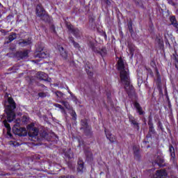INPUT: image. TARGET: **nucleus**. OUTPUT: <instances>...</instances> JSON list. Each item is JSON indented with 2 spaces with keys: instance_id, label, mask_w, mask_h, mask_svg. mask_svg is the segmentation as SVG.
<instances>
[{
  "instance_id": "4",
  "label": "nucleus",
  "mask_w": 178,
  "mask_h": 178,
  "mask_svg": "<svg viewBox=\"0 0 178 178\" xmlns=\"http://www.w3.org/2000/svg\"><path fill=\"white\" fill-rule=\"evenodd\" d=\"M88 47L92 49V52H95V54L97 55H100L103 60L104 58L108 55V49H106V47L105 46L102 47V48L97 47H95V43H94V42L90 41L88 43Z\"/></svg>"
},
{
  "instance_id": "19",
  "label": "nucleus",
  "mask_w": 178,
  "mask_h": 178,
  "mask_svg": "<svg viewBox=\"0 0 178 178\" xmlns=\"http://www.w3.org/2000/svg\"><path fill=\"white\" fill-rule=\"evenodd\" d=\"M17 58L19 59H24L29 58V50H25L24 51H17L16 53Z\"/></svg>"
},
{
  "instance_id": "29",
  "label": "nucleus",
  "mask_w": 178,
  "mask_h": 178,
  "mask_svg": "<svg viewBox=\"0 0 178 178\" xmlns=\"http://www.w3.org/2000/svg\"><path fill=\"white\" fill-rule=\"evenodd\" d=\"M172 59L174 60V65L176 69L178 70V55L175 52V54H172Z\"/></svg>"
},
{
  "instance_id": "33",
  "label": "nucleus",
  "mask_w": 178,
  "mask_h": 178,
  "mask_svg": "<svg viewBox=\"0 0 178 178\" xmlns=\"http://www.w3.org/2000/svg\"><path fill=\"white\" fill-rule=\"evenodd\" d=\"M163 40V39L162 36L161 35V33H159L156 35L155 41L156 43L161 42Z\"/></svg>"
},
{
  "instance_id": "45",
  "label": "nucleus",
  "mask_w": 178,
  "mask_h": 178,
  "mask_svg": "<svg viewBox=\"0 0 178 178\" xmlns=\"http://www.w3.org/2000/svg\"><path fill=\"white\" fill-rule=\"evenodd\" d=\"M150 66H152V67H154V69H156V63H155V60H152L150 62Z\"/></svg>"
},
{
  "instance_id": "30",
  "label": "nucleus",
  "mask_w": 178,
  "mask_h": 178,
  "mask_svg": "<svg viewBox=\"0 0 178 178\" xmlns=\"http://www.w3.org/2000/svg\"><path fill=\"white\" fill-rule=\"evenodd\" d=\"M135 51H136V46H134V44L129 45V51L131 57L134 56Z\"/></svg>"
},
{
  "instance_id": "52",
  "label": "nucleus",
  "mask_w": 178,
  "mask_h": 178,
  "mask_svg": "<svg viewBox=\"0 0 178 178\" xmlns=\"http://www.w3.org/2000/svg\"><path fill=\"white\" fill-rule=\"evenodd\" d=\"M103 37H104V39H107L108 36L106 35V32H103Z\"/></svg>"
},
{
  "instance_id": "39",
  "label": "nucleus",
  "mask_w": 178,
  "mask_h": 178,
  "mask_svg": "<svg viewBox=\"0 0 178 178\" xmlns=\"http://www.w3.org/2000/svg\"><path fill=\"white\" fill-rule=\"evenodd\" d=\"M158 46L159 47L160 49H163L165 47V44H163V40L157 42Z\"/></svg>"
},
{
  "instance_id": "59",
  "label": "nucleus",
  "mask_w": 178,
  "mask_h": 178,
  "mask_svg": "<svg viewBox=\"0 0 178 178\" xmlns=\"http://www.w3.org/2000/svg\"><path fill=\"white\" fill-rule=\"evenodd\" d=\"M23 119H27V118L26 116H24Z\"/></svg>"
},
{
  "instance_id": "16",
  "label": "nucleus",
  "mask_w": 178,
  "mask_h": 178,
  "mask_svg": "<svg viewBox=\"0 0 178 178\" xmlns=\"http://www.w3.org/2000/svg\"><path fill=\"white\" fill-rule=\"evenodd\" d=\"M68 40H69V42L72 44L75 49H78V51H80V52H81V46H80V44H79V42L74 41V38H73V36H70L68 38Z\"/></svg>"
},
{
  "instance_id": "28",
  "label": "nucleus",
  "mask_w": 178,
  "mask_h": 178,
  "mask_svg": "<svg viewBox=\"0 0 178 178\" xmlns=\"http://www.w3.org/2000/svg\"><path fill=\"white\" fill-rule=\"evenodd\" d=\"M17 38V35L16 34V33L12 32L8 35V43L9 44V42H12V41H14V40H16Z\"/></svg>"
},
{
  "instance_id": "25",
  "label": "nucleus",
  "mask_w": 178,
  "mask_h": 178,
  "mask_svg": "<svg viewBox=\"0 0 178 178\" xmlns=\"http://www.w3.org/2000/svg\"><path fill=\"white\" fill-rule=\"evenodd\" d=\"M31 40L30 39L27 40H22L20 42H19V45H21L22 47H27V45H31Z\"/></svg>"
},
{
  "instance_id": "58",
  "label": "nucleus",
  "mask_w": 178,
  "mask_h": 178,
  "mask_svg": "<svg viewBox=\"0 0 178 178\" xmlns=\"http://www.w3.org/2000/svg\"><path fill=\"white\" fill-rule=\"evenodd\" d=\"M177 123H178V113L177 114Z\"/></svg>"
},
{
  "instance_id": "20",
  "label": "nucleus",
  "mask_w": 178,
  "mask_h": 178,
  "mask_svg": "<svg viewBox=\"0 0 178 178\" xmlns=\"http://www.w3.org/2000/svg\"><path fill=\"white\" fill-rule=\"evenodd\" d=\"M156 134V131H155V128L154 127H149V131L147 134L146 135V138H150L152 140V136Z\"/></svg>"
},
{
  "instance_id": "60",
  "label": "nucleus",
  "mask_w": 178,
  "mask_h": 178,
  "mask_svg": "<svg viewBox=\"0 0 178 178\" xmlns=\"http://www.w3.org/2000/svg\"><path fill=\"white\" fill-rule=\"evenodd\" d=\"M159 9H161V6H159Z\"/></svg>"
},
{
  "instance_id": "54",
  "label": "nucleus",
  "mask_w": 178,
  "mask_h": 178,
  "mask_svg": "<svg viewBox=\"0 0 178 178\" xmlns=\"http://www.w3.org/2000/svg\"><path fill=\"white\" fill-rule=\"evenodd\" d=\"M165 98L167 99L168 104H169V102H170V99L169 98V96L165 97Z\"/></svg>"
},
{
  "instance_id": "12",
  "label": "nucleus",
  "mask_w": 178,
  "mask_h": 178,
  "mask_svg": "<svg viewBox=\"0 0 178 178\" xmlns=\"http://www.w3.org/2000/svg\"><path fill=\"white\" fill-rule=\"evenodd\" d=\"M85 69L86 70V73H87L89 79H92V76H94L92 65L90 64V63H86L85 65Z\"/></svg>"
},
{
  "instance_id": "9",
  "label": "nucleus",
  "mask_w": 178,
  "mask_h": 178,
  "mask_svg": "<svg viewBox=\"0 0 178 178\" xmlns=\"http://www.w3.org/2000/svg\"><path fill=\"white\" fill-rule=\"evenodd\" d=\"M168 176V172L166 170L161 169L156 171V173L153 175L152 178H163Z\"/></svg>"
},
{
  "instance_id": "17",
  "label": "nucleus",
  "mask_w": 178,
  "mask_h": 178,
  "mask_svg": "<svg viewBox=\"0 0 178 178\" xmlns=\"http://www.w3.org/2000/svg\"><path fill=\"white\" fill-rule=\"evenodd\" d=\"M165 160L162 159L161 156H158L157 158L154 160V161L152 163V165H158L159 168H163L165 166Z\"/></svg>"
},
{
  "instance_id": "41",
  "label": "nucleus",
  "mask_w": 178,
  "mask_h": 178,
  "mask_svg": "<svg viewBox=\"0 0 178 178\" xmlns=\"http://www.w3.org/2000/svg\"><path fill=\"white\" fill-rule=\"evenodd\" d=\"M59 178H76L74 175H61L59 177Z\"/></svg>"
},
{
  "instance_id": "37",
  "label": "nucleus",
  "mask_w": 178,
  "mask_h": 178,
  "mask_svg": "<svg viewBox=\"0 0 178 178\" xmlns=\"http://www.w3.org/2000/svg\"><path fill=\"white\" fill-rule=\"evenodd\" d=\"M70 115L72 118V120L76 122V120H77V114L76 113V111H72V113H70Z\"/></svg>"
},
{
  "instance_id": "51",
  "label": "nucleus",
  "mask_w": 178,
  "mask_h": 178,
  "mask_svg": "<svg viewBox=\"0 0 178 178\" xmlns=\"http://www.w3.org/2000/svg\"><path fill=\"white\" fill-rule=\"evenodd\" d=\"M51 29L53 30L54 33H56V30L55 29V26L52 25L51 26Z\"/></svg>"
},
{
  "instance_id": "3",
  "label": "nucleus",
  "mask_w": 178,
  "mask_h": 178,
  "mask_svg": "<svg viewBox=\"0 0 178 178\" xmlns=\"http://www.w3.org/2000/svg\"><path fill=\"white\" fill-rule=\"evenodd\" d=\"M35 15L38 17L42 19L45 23H51V16L47 13L42 4L38 3L35 7Z\"/></svg>"
},
{
  "instance_id": "34",
  "label": "nucleus",
  "mask_w": 178,
  "mask_h": 178,
  "mask_svg": "<svg viewBox=\"0 0 178 178\" xmlns=\"http://www.w3.org/2000/svg\"><path fill=\"white\" fill-rule=\"evenodd\" d=\"M157 127L161 130V131H165V128H163V124L161 120H159L157 122Z\"/></svg>"
},
{
  "instance_id": "1",
  "label": "nucleus",
  "mask_w": 178,
  "mask_h": 178,
  "mask_svg": "<svg viewBox=\"0 0 178 178\" xmlns=\"http://www.w3.org/2000/svg\"><path fill=\"white\" fill-rule=\"evenodd\" d=\"M8 105H7L5 108V113L7 115V120H4L3 121V124L7 130H12L9 123H12V122L16 119V113H15V109H16V102L13 97H8Z\"/></svg>"
},
{
  "instance_id": "38",
  "label": "nucleus",
  "mask_w": 178,
  "mask_h": 178,
  "mask_svg": "<svg viewBox=\"0 0 178 178\" xmlns=\"http://www.w3.org/2000/svg\"><path fill=\"white\" fill-rule=\"evenodd\" d=\"M156 86H162V79H161V76H156Z\"/></svg>"
},
{
  "instance_id": "32",
  "label": "nucleus",
  "mask_w": 178,
  "mask_h": 178,
  "mask_svg": "<svg viewBox=\"0 0 178 178\" xmlns=\"http://www.w3.org/2000/svg\"><path fill=\"white\" fill-rule=\"evenodd\" d=\"M81 124L82 127H90V125H88V121L86 118L81 120Z\"/></svg>"
},
{
  "instance_id": "46",
  "label": "nucleus",
  "mask_w": 178,
  "mask_h": 178,
  "mask_svg": "<svg viewBox=\"0 0 178 178\" xmlns=\"http://www.w3.org/2000/svg\"><path fill=\"white\" fill-rule=\"evenodd\" d=\"M87 159H92V154L91 152L86 153Z\"/></svg>"
},
{
  "instance_id": "10",
  "label": "nucleus",
  "mask_w": 178,
  "mask_h": 178,
  "mask_svg": "<svg viewBox=\"0 0 178 178\" xmlns=\"http://www.w3.org/2000/svg\"><path fill=\"white\" fill-rule=\"evenodd\" d=\"M35 56L36 58H40V59H47V58L49 56V51L42 49L38 51Z\"/></svg>"
},
{
  "instance_id": "48",
  "label": "nucleus",
  "mask_w": 178,
  "mask_h": 178,
  "mask_svg": "<svg viewBox=\"0 0 178 178\" xmlns=\"http://www.w3.org/2000/svg\"><path fill=\"white\" fill-rule=\"evenodd\" d=\"M10 131H12V129H7V136H9L10 138H12L13 135H12V133Z\"/></svg>"
},
{
  "instance_id": "18",
  "label": "nucleus",
  "mask_w": 178,
  "mask_h": 178,
  "mask_svg": "<svg viewBox=\"0 0 178 178\" xmlns=\"http://www.w3.org/2000/svg\"><path fill=\"white\" fill-rule=\"evenodd\" d=\"M117 69L118 70H119V72L126 70V67L124 66V61L123 60V58H122V57L119 58L117 63Z\"/></svg>"
},
{
  "instance_id": "44",
  "label": "nucleus",
  "mask_w": 178,
  "mask_h": 178,
  "mask_svg": "<svg viewBox=\"0 0 178 178\" xmlns=\"http://www.w3.org/2000/svg\"><path fill=\"white\" fill-rule=\"evenodd\" d=\"M54 106L56 108H58V109H61V111H64L65 108H63V106H62V105L59 104H55Z\"/></svg>"
},
{
  "instance_id": "11",
  "label": "nucleus",
  "mask_w": 178,
  "mask_h": 178,
  "mask_svg": "<svg viewBox=\"0 0 178 178\" xmlns=\"http://www.w3.org/2000/svg\"><path fill=\"white\" fill-rule=\"evenodd\" d=\"M81 130H83V133L86 137L91 138L92 136H94V133L92 132V128L91 126L87 127H81Z\"/></svg>"
},
{
  "instance_id": "40",
  "label": "nucleus",
  "mask_w": 178,
  "mask_h": 178,
  "mask_svg": "<svg viewBox=\"0 0 178 178\" xmlns=\"http://www.w3.org/2000/svg\"><path fill=\"white\" fill-rule=\"evenodd\" d=\"M55 94L58 98H62V97H63V93H62L60 91H56Z\"/></svg>"
},
{
  "instance_id": "26",
  "label": "nucleus",
  "mask_w": 178,
  "mask_h": 178,
  "mask_svg": "<svg viewBox=\"0 0 178 178\" xmlns=\"http://www.w3.org/2000/svg\"><path fill=\"white\" fill-rule=\"evenodd\" d=\"M170 22H171V24L173 26V27H175V29L178 28V23L177 20L176 19V17L171 16L170 17Z\"/></svg>"
},
{
  "instance_id": "62",
  "label": "nucleus",
  "mask_w": 178,
  "mask_h": 178,
  "mask_svg": "<svg viewBox=\"0 0 178 178\" xmlns=\"http://www.w3.org/2000/svg\"><path fill=\"white\" fill-rule=\"evenodd\" d=\"M92 22H94V19H92Z\"/></svg>"
},
{
  "instance_id": "21",
  "label": "nucleus",
  "mask_w": 178,
  "mask_h": 178,
  "mask_svg": "<svg viewBox=\"0 0 178 178\" xmlns=\"http://www.w3.org/2000/svg\"><path fill=\"white\" fill-rule=\"evenodd\" d=\"M104 133L106 134L107 140H109L110 143H115L116 138L115 137L112 136V134L109 131V130L105 129Z\"/></svg>"
},
{
  "instance_id": "57",
  "label": "nucleus",
  "mask_w": 178,
  "mask_h": 178,
  "mask_svg": "<svg viewBox=\"0 0 178 178\" xmlns=\"http://www.w3.org/2000/svg\"><path fill=\"white\" fill-rule=\"evenodd\" d=\"M67 158H69V159H70L72 158V156H70V155H67Z\"/></svg>"
},
{
  "instance_id": "35",
  "label": "nucleus",
  "mask_w": 178,
  "mask_h": 178,
  "mask_svg": "<svg viewBox=\"0 0 178 178\" xmlns=\"http://www.w3.org/2000/svg\"><path fill=\"white\" fill-rule=\"evenodd\" d=\"M147 124L149 127H154V122H152V117L151 115H149L148 118Z\"/></svg>"
},
{
  "instance_id": "13",
  "label": "nucleus",
  "mask_w": 178,
  "mask_h": 178,
  "mask_svg": "<svg viewBox=\"0 0 178 178\" xmlns=\"http://www.w3.org/2000/svg\"><path fill=\"white\" fill-rule=\"evenodd\" d=\"M169 152L170 156H171L170 161L172 162V163H175L176 162V152L175 151L173 145H169Z\"/></svg>"
},
{
  "instance_id": "5",
  "label": "nucleus",
  "mask_w": 178,
  "mask_h": 178,
  "mask_svg": "<svg viewBox=\"0 0 178 178\" xmlns=\"http://www.w3.org/2000/svg\"><path fill=\"white\" fill-rule=\"evenodd\" d=\"M13 133L19 137H26L27 131L24 127H20V119H17L15 124L13 127Z\"/></svg>"
},
{
  "instance_id": "23",
  "label": "nucleus",
  "mask_w": 178,
  "mask_h": 178,
  "mask_svg": "<svg viewBox=\"0 0 178 178\" xmlns=\"http://www.w3.org/2000/svg\"><path fill=\"white\" fill-rule=\"evenodd\" d=\"M133 150H134V156L135 159H138V161H139L140 158L141 157V156L140 155V149H138L137 146H134Z\"/></svg>"
},
{
  "instance_id": "61",
  "label": "nucleus",
  "mask_w": 178,
  "mask_h": 178,
  "mask_svg": "<svg viewBox=\"0 0 178 178\" xmlns=\"http://www.w3.org/2000/svg\"><path fill=\"white\" fill-rule=\"evenodd\" d=\"M147 148H149V145L147 146Z\"/></svg>"
},
{
  "instance_id": "8",
  "label": "nucleus",
  "mask_w": 178,
  "mask_h": 178,
  "mask_svg": "<svg viewBox=\"0 0 178 178\" xmlns=\"http://www.w3.org/2000/svg\"><path fill=\"white\" fill-rule=\"evenodd\" d=\"M128 118L129 120V123H131V124L134 126V128L136 129L138 131V130H140V123L137 122L136 118H134V116H133V115L131 114H128Z\"/></svg>"
},
{
  "instance_id": "36",
  "label": "nucleus",
  "mask_w": 178,
  "mask_h": 178,
  "mask_svg": "<svg viewBox=\"0 0 178 178\" xmlns=\"http://www.w3.org/2000/svg\"><path fill=\"white\" fill-rule=\"evenodd\" d=\"M40 136L42 138H47V136H48V133L45 131H40Z\"/></svg>"
},
{
  "instance_id": "64",
  "label": "nucleus",
  "mask_w": 178,
  "mask_h": 178,
  "mask_svg": "<svg viewBox=\"0 0 178 178\" xmlns=\"http://www.w3.org/2000/svg\"><path fill=\"white\" fill-rule=\"evenodd\" d=\"M133 178H136V177H133Z\"/></svg>"
},
{
  "instance_id": "14",
  "label": "nucleus",
  "mask_w": 178,
  "mask_h": 178,
  "mask_svg": "<svg viewBox=\"0 0 178 178\" xmlns=\"http://www.w3.org/2000/svg\"><path fill=\"white\" fill-rule=\"evenodd\" d=\"M134 106L136 109L137 113H138L139 116H143V115H145V111L143 110V107L140 105V103L138 102H134Z\"/></svg>"
},
{
  "instance_id": "15",
  "label": "nucleus",
  "mask_w": 178,
  "mask_h": 178,
  "mask_svg": "<svg viewBox=\"0 0 178 178\" xmlns=\"http://www.w3.org/2000/svg\"><path fill=\"white\" fill-rule=\"evenodd\" d=\"M134 106L136 109L137 113H138L139 116H143V115H145V111L143 110V107L140 105V103L138 102H134Z\"/></svg>"
},
{
  "instance_id": "47",
  "label": "nucleus",
  "mask_w": 178,
  "mask_h": 178,
  "mask_svg": "<svg viewBox=\"0 0 178 178\" xmlns=\"http://www.w3.org/2000/svg\"><path fill=\"white\" fill-rule=\"evenodd\" d=\"M61 104L65 106V108H66L67 109V108L69 106V102H65V101H63L61 102Z\"/></svg>"
},
{
  "instance_id": "43",
  "label": "nucleus",
  "mask_w": 178,
  "mask_h": 178,
  "mask_svg": "<svg viewBox=\"0 0 178 178\" xmlns=\"http://www.w3.org/2000/svg\"><path fill=\"white\" fill-rule=\"evenodd\" d=\"M157 90H159V94H163V90H162V85L157 86Z\"/></svg>"
},
{
  "instance_id": "55",
  "label": "nucleus",
  "mask_w": 178,
  "mask_h": 178,
  "mask_svg": "<svg viewBox=\"0 0 178 178\" xmlns=\"http://www.w3.org/2000/svg\"><path fill=\"white\" fill-rule=\"evenodd\" d=\"M106 5H111V1L109 0H106Z\"/></svg>"
},
{
  "instance_id": "63",
  "label": "nucleus",
  "mask_w": 178,
  "mask_h": 178,
  "mask_svg": "<svg viewBox=\"0 0 178 178\" xmlns=\"http://www.w3.org/2000/svg\"><path fill=\"white\" fill-rule=\"evenodd\" d=\"M70 94L72 95V92H70Z\"/></svg>"
},
{
  "instance_id": "27",
  "label": "nucleus",
  "mask_w": 178,
  "mask_h": 178,
  "mask_svg": "<svg viewBox=\"0 0 178 178\" xmlns=\"http://www.w3.org/2000/svg\"><path fill=\"white\" fill-rule=\"evenodd\" d=\"M59 51L60 52L62 58H63L64 59H67V52L66 51V50H65V48H63V47H59Z\"/></svg>"
},
{
  "instance_id": "6",
  "label": "nucleus",
  "mask_w": 178,
  "mask_h": 178,
  "mask_svg": "<svg viewBox=\"0 0 178 178\" xmlns=\"http://www.w3.org/2000/svg\"><path fill=\"white\" fill-rule=\"evenodd\" d=\"M35 124L34 122H31V124H28L26 129L28 130V136L29 137H31L34 138L38 136V133H40V130L38 128L35 127Z\"/></svg>"
},
{
  "instance_id": "53",
  "label": "nucleus",
  "mask_w": 178,
  "mask_h": 178,
  "mask_svg": "<svg viewBox=\"0 0 178 178\" xmlns=\"http://www.w3.org/2000/svg\"><path fill=\"white\" fill-rule=\"evenodd\" d=\"M168 105L169 109H170L172 111V103L169 102V103H168Z\"/></svg>"
},
{
  "instance_id": "42",
  "label": "nucleus",
  "mask_w": 178,
  "mask_h": 178,
  "mask_svg": "<svg viewBox=\"0 0 178 178\" xmlns=\"http://www.w3.org/2000/svg\"><path fill=\"white\" fill-rule=\"evenodd\" d=\"M38 97H40V98H45V97H47V93L43 92H39Z\"/></svg>"
},
{
  "instance_id": "7",
  "label": "nucleus",
  "mask_w": 178,
  "mask_h": 178,
  "mask_svg": "<svg viewBox=\"0 0 178 178\" xmlns=\"http://www.w3.org/2000/svg\"><path fill=\"white\" fill-rule=\"evenodd\" d=\"M67 29L75 38H80V30L79 28H74L72 24H67Z\"/></svg>"
},
{
  "instance_id": "50",
  "label": "nucleus",
  "mask_w": 178,
  "mask_h": 178,
  "mask_svg": "<svg viewBox=\"0 0 178 178\" xmlns=\"http://www.w3.org/2000/svg\"><path fill=\"white\" fill-rule=\"evenodd\" d=\"M164 92H165V97H169V95L168 94V88H165Z\"/></svg>"
},
{
  "instance_id": "2",
  "label": "nucleus",
  "mask_w": 178,
  "mask_h": 178,
  "mask_svg": "<svg viewBox=\"0 0 178 178\" xmlns=\"http://www.w3.org/2000/svg\"><path fill=\"white\" fill-rule=\"evenodd\" d=\"M120 79L124 84V89L127 91L129 97H136V89L134 86L131 84L130 75L129 74V69L122 70L120 71Z\"/></svg>"
},
{
  "instance_id": "49",
  "label": "nucleus",
  "mask_w": 178,
  "mask_h": 178,
  "mask_svg": "<svg viewBox=\"0 0 178 178\" xmlns=\"http://www.w3.org/2000/svg\"><path fill=\"white\" fill-rule=\"evenodd\" d=\"M155 72L156 77H159V76H161V74H159V70H158L157 67L155 68Z\"/></svg>"
},
{
  "instance_id": "56",
  "label": "nucleus",
  "mask_w": 178,
  "mask_h": 178,
  "mask_svg": "<svg viewBox=\"0 0 178 178\" xmlns=\"http://www.w3.org/2000/svg\"><path fill=\"white\" fill-rule=\"evenodd\" d=\"M148 143H149V142H148V141H147V140H143V144H144V145L148 144Z\"/></svg>"
},
{
  "instance_id": "24",
  "label": "nucleus",
  "mask_w": 178,
  "mask_h": 178,
  "mask_svg": "<svg viewBox=\"0 0 178 178\" xmlns=\"http://www.w3.org/2000/svg\"><path fill=\"white\" fill-rule=\"evenodd\" d=\"M84 170V162L82 160L78 161L77 172L83 173Z\"/></svg>"
},
{
  "instance_id": "22",
  "label": "nucleus",
  "mask_w": 178,
  "mask_h": 178,
  "mask_svg": "<svg viewBox=\"0 0 178 178\" xmlns=\"http://www.w3.org/2000/svg\"><path fill=\"white\" fill-rule=\"evenodd\" d=\"M38 79L43 80L44 81H48V74L42 72H38L37 74Z\"/></svg>"
},
{
  "instance_id": "31",
  "label": "nucleus",
  "mask_w": 178,
  "mask_h": 178,
  "mask_svg": "<svg viewBox=\"0 0 178 178\" xmlns=\"http://www.w3.org/2000/svg\"><path fill=\"white\" fill-rule=\"evenodd\" d=\"M127 26L129 33L131 34H133V33H134V30L133 29V22L130 21L129 22H128Z\"/></svg>"
}]
</instances>
